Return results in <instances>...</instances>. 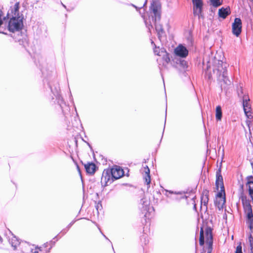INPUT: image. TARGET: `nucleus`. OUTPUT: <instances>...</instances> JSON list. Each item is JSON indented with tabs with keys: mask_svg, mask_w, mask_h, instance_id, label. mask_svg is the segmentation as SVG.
<instances>
[{
	"mask_svg": "<svg viewBox=\"0 0 253 253\" xmlns=\"http://www.w3.org/2000/svg\"><path fill=\"white\" fill-rule=\"evenodd\" d=\"M150 15L149 16V18L147 19L143 18L144 22L150 32L154 25L158 37L160 39L164 34L162 25L159 23L161 19V5L154 2L150 7Z\"/></svg>",
	"mask_w": 253,
	"mask_h": 253,
	"instance_id": "1",
	"label": "nucleus"
},
{
	"mask_svg": "<svg viewBox=\"0 0 253 253\" xmlns=\"http://www.w3.org/2000/svg\"><path fill=\"white\" fill-rule=\"evenodd\" d=\"M45 84L52 94L51 96V103L57 104L63 114L65 115L69 111L70 109L60 94V88L58 80H46V83H44V85Z\"/></svg>",
	"mask_w": 253,
	"mask_h": 253,
	"instance_id": "2",
	"label": "nucleus"
},
{
	"mask_svg": "<svg viewBox=\"0 0 253 253\" xmlns=\"http://www.w3.org/2000/svg\"><path fill=\"white\" fill-rule=\"evenodd\" d=\"M19 3L17 2L8 11L7 17L10 19L8 28L10 32H14L20 31L23 26V20L24 17L22 14L19 12Z\"/></svg>",
	"mask_w": 253,
	"mask_h": 253,
	"instance_id": "3",
	"label": "nucleus"
},
{
	"mask_svg": "<svg viewBox=\"0 0 253 253\" xmlns=\"http://www.w3.org/2000/svg\"><path fill=\"white\" fill-rule=\"evenodd\" d=\"M124 175V171L119 166H116L111 169L104 170L102 173L101 182L104 186L111 184L115 180Z\"/></svg>",
	"mask_w": 253,
	"mask_h": 253,
	"instance_id": "4",
	"label": "nucleus"
},
{
	"mask_svg": "<svg viewBox=\"0 0 253 253\" xmlns=\"http://www.w3.org/2000/svg\"><path fill=\"white\" fill-rule=\"evenodd\" d=\"M213 76L209 75L208 79L218 78V79H225L228 77L226 70V63H224L221 60H218L217 67L213 70Z\"/></svg>",
	"mask_w": 253,
	"mask_h": 253,
	"instance_id": "5",
	"label": "nucleus"
},
{
	"mask_svg": "<svg viewBox=\"0 0 253 253\" xmlns=\"http://www.w3.org/2000/svg\"><path fill=\"white\" fill-rule=\"evenodd\" d=\"M151 43L155 46L154 48V52L155 54L159 56V58L157 59V61H158L162 59L163 61V65L166 66L170 61L169 54L167 53L164 48L157 47L153 41H152Z\"/></svg>",
	"mask_w": 253,
	"mask_h": 253,
	"instance_id": "6",
	"label": "nucleus"
},
{
	"mask_svg": "<svg viewBox=\"0 0 253 253\" xmlns=\"http://www.w3.org/2000/svg\"><path fill=\"white\" fill-rule=\"evenodd\" d=\"M239 199L241 200L244 210L246 213L252 212L253 209L251 205V201L247 198L244 194V185L241 184L239 188Z\"/></svg>",
	"mask_w": 253,
	"mask_h": 253,
	"instance_id": "7",
	"label": "nucleus"
},
{
	"mask_svg": "<svg viewBox=\"0 0 253 253\" xmlns=\"http://www.w3.org/2000/svg\"><path fill=\"white\" fill-rule=\"evenodd\" d=\"M205 234L206 243L207 245V247L206 248L207 251V253H211L213 249L212 228L210 226H207L205 229Z\"/></svg>",
	"mask_w": 253,
	"mask_h": 253,
	"instance_id": "8",
	"label": "nucleus"
},
{
	"mask_svg": "<svg viewBox=\"0 0 253 253\" xmlns=\"http://www.w3.org/2000/svg\"><path fill=\"white\" fill-rule=\"evenodd\" d=\"M242 23L241 19L239 18H235L232 24V34L237 37H238L242 32Z\"/></svg>",
	"mask_w": 253,
	"mask_h": 253,
	"instance_id": "9",
	"label": "nucleus"
},
{
	"mask_svg": "<svg viewBox=\"0 0 253 253\" xmlns=\"http://www.w3.org/2000/svg\"><path fill=\"white\" fill-rule=\"evenodd\" d=\"M242 104L244 111L246 115L249 118L251 110V105L250 103V98L248 95H244L242 96Z\"/></svg>",
	"mask_w": 253,
	"mask_h": 253,
	"instance_id": "10",
	"label": "nucleus"
},
{
	"mask_svg": "<svg viewBox=\"0 0 253 253\" xmlns=\"http://www.w3.org/2000/svg\"><path fill=\"white\" fill-rule=\"evenodd\" d=\"M193 13L195 16H198L199 18L201 16L203 7L202 0H193Z\"/></svg>",
	"mask_w": 253,
	"mask_h": 253,
	"instance_id": "11",
	"label": "nucleus"
},
{
	"mask_svg": "<svg viewBox=\"0 0 253 253\" xmlns=\"http://www.w3.org/2000/svg\"><path fill=\"white\" fill-rule=\"evenodd\" d=\"M175 54L181 58H185L188 54V50L186 47L182 44H179L174 50Z\"/></svg>",
	"mask_w": 253,
	"mask_h": 253,
	"instance_id": "12",
	"label": "nucleus"
},
{
	"mask_svg": "<svg viewBox=\"0 0 253 253\" xmlns=\"http://www.w3.org/2000/svg\"><path fill=\"white\" fill-rule=\"evenodd\" d=\"M215 186L217 190H218L219 188H223L224 187L223 177L221 175V169L220 168L218 169L216 172Z\"/></svg>",
	"mask_w": 253,
	"mask_h": 253,
	"instance_id": "13",
	"label": "nucleus"
},
{
	"mask_svg": "<svg viewBox=\"0 0 253 253\" xmlns=\"http://www.w3.org/2000/svg\"><path fill=\"white\" fill-rule=\"evenodd\" d=\"M84 169L87 173L90 174H93L97 169L96 165L93 162H88L87 164H84Z\"/></svg>",
	"mask_w": 253,
	"mask_h": 253,
	"instance_id": "14",
	"label": "nucleus"
},
{
	"mask_svg": "<svg viewBox=\"0 0 253 253\" xmlns=\"http://www.w3.org/2000/svg\"><path fill=\"white\" fill-rule=\"evenodd\" d=\"M209 191L207 189H204L203 191L202 195L201 196V202L202 208V205L206 207V211H207L208 208L207 205L209 202Z\"/></svg>",
	"mask_w": 253,
	"mask_h": 253,
	"instance_id": "15",
	"label": "nucleus"
},
{
	"mask_svg": "<svg viewBox=\"0 0 253 253\" xmlns=\"http://www.w3.org/2000/svg\"><path fill=\"white\" fill-rule=\"evenodd\" d=\"M246 222L251 230L250 235L252 234L253 237V212H249L246 213Z\"/></svg>",
	"mask_w": 253,
	"mask_h": 253,
	"instance_id": "16",
	"label": "nucleus"
},
{
	"mask_svg": "<svg viewBox=\"0 0 253 253\" xmlns=\"http://www.w3.org/2000/svg\"><path fill=\"white\" fill-rule=\"evenodd\" d=\"M230 14V9L229 7H222L218 10V15L220 17L225 19Z\"/></svg>",
	"mask_w": 253,
	"mask_h": 253,
	"instance_id": "17",
	"label": "nucleus"
},
{
	"mask_svg": "<svg viewBox=\"0 0 253 253\" xmlns=\"http://www.w3.org/2000/svg\"><path fill=\"white\" fill-rule=\"evenodd\" d=\"M145 174L144 175V179L145 183L149 185L151 182V176L150 169L147 166L144 167Z\"/></svg>",
	"mask_w": 253,
	"mask_h": 253,
	"instance_id": "18",
	"label": "nucleus"
},
{
	"mask_svg": "<svg viewBox=\"0 0 253 253\" xmlns=\"http://www.w3.org/2000/svg\"><path fill=\"white\" fill-rule=\"evenodd\" d=\"M226 202V200L225 198H223V199H216L214 201V205L216 207H217V208L220 210L223 208V206L224 205Z\"/></svg>",
	"mask_w": 253,
	"mask_h": 253,
	"instance_id": "19",
	"label": "nucleus"
},
{
	"mask_svg": "<svg viewBox=\"0 0 253 253\" xmlns=\"http://www.w3.org/2000/svg\"><path fill=\"white\" fill-rule=\"evenodd\" d=\"M9 243L14 250H16L17 247L19 246L20 243L19 239H18L16 236H13L11 240H9Z\"/></svg>",
	"mask_w": 253,
	"mask_h": 253,
	"instance_id": "20",
	"label": "nucleus"
},
{
	"mask_svg": "<svg viewBox=\"0 0 253 253\" xmlns=\"http://www.w3.org/2000/svg\"><path fill=\"white\" fill-rule=\"evenodd\" d=\"M222 117V112L221 107L220 105H218L216 107L215 110V118L217 121H220Z\"/></svg>",
	"mask_w": 253,
	"mask_h": 253,
	"instance_id": "21",
	"label": "nucleus"
},
{
	"mask_svg": "<svg viewBox=\"0 0 253 253\" xmlns=\"http://www.w3.org/2000/svg\"><path fill=\"white\" fill-rule=\"evenodd\" d=\"M237 92L238 96L242 98V96L245 95L244 94L243 84L242 83H240L239 85L237 86Z\"/></svg>",
	"mask_w": 253,
	"mask_h": 253,
	"instance_id": "22",
	"label": "nucleus"
},
{
	"mask_svg": "<svg viewBox=\"0 0 253 253\" xmlns=\"http://www.w3.org/2000/svg\"><path fill=\"white\" fill-rule=\"evenodd\" d=\"M205 243V237H204V229L203 227H201V230H200L199 244L201 246H203Z\"/></svg>",
	"mask_w": 253,
	"mask_h": 253,
	"instance_id": "23",
	"label": "nucleus"
},
{
	"mask_svg": "<svg viewBox=\"0 0 253 253\" xmlns=\"http://www.w3.org/2000/svg\"><path fill=\"white\" fill-rule=\"evenodd\" d=\"M216 199H223V198L225 199V190H224V187H223V188H220V191L217 192L216 196Z\"/></svg>",
	"mask_w": 253,
	"mask_h": 253,
	"instance_id": "24",
	"label": "nucleus"
},
{
	"mask_svg": "<svg viewBox=\"0 0 253 253\" xmlns=\"http://www.w3.org/2000/svg\"><path fill=\"white\" fill-rule=\"evenodd\" d=\"M76 220H74L72 221H71L65 228L63 229L60 233L62 234L63 235H64L69 230V229L71 228V227L74 224V223L76 222Z\"/></svg>",
	"mask_w": 253,
	"mask_h": 253,
	"instance_id": "25",
	"label": "nucleus"
},
{
	"mask_svg": "<svg viewBox=\"0 0 253 253\" xmlns=\"http://www.w3.org/2000/svg\"><path fill=\"white\" fill-rule=\"evenodd\" d=\"M211 5L213 6L217 7L222 3V0H210Z\"/></svg>",
	"mask_w": 253,
	"mask_h": 253,
	"instance_id": "26",
	"label": "nucleus"
},
{
	"mask_svg": "<svg viewBox=\"0 0 253 253\" xmlns=\"http://www.w3.org/2000/svg\"><path fill=\"white\" fill-rule=\"evenodd\" d=\"M95 207L98 213H99V211H102L103 207L102 205L101 201H99L98 202H95Z\"/></svg>",
	"mask_w": 253,
	"mask_h": 253,
	"instance_id": "27",
	"label": "nucleus"
},
{
	"mask_svg": "<svg viewBox=\"0 0 253 253\" xmlns=\"http://www.w3.org/2000/svg\"><path fill=\"white\" fill-rule=\"evenodd\" d=\"M140 203L143 205V208H144V211L147 210V207L149 205V202L146 200L145 199H142L140 200Z\"/></svg>",
	"mask_w": 253,
	"mask_h": 253,
	"instance_id": "28",
	"label": "nucleus"
},
{
	"mask_svg": "<svg viewBox=\"0 0 253 253\" xmlns=\"http://www.w3.org/2000/svg\"><path fill=\"white\" fill-rule=\"evenodd\" d=\"M249 240L250 244V248L251 251L250 253H253V237H252V234L249 236Z\"/></svg>",
	"mask_w": 253,
	"mask_h": 253,
	"instance_id": "29",
	"label": "nucleus"
},
{
	"mask_svg": "<svg viewBox=\"0 0 253 253\" xmlns=\"http://www.w3.org/2000/svg\"><path fill=\"white\" fill-rule=\"evenodd\" d=\"M247 182L246 183V185H250L253 184V176L249 175L246 178Z\"/></svg>",
	"mask_w": 253,
	"mask_h": 253,
	"instance_id": "30",
	"label": "nucleus"
},
{
	"mask_svg": "<svg viewBox=\"0 0 253 253\" xmlns=\"http://www.w3.org/2000/svg\"><path fill=\"white\" fill-rule=\"evenodd\" d=\"M165 190L166 192L165 195L167 197H169V195L167 194V193H169V194H176V195H181L182 194V192H173L171 190Z\"/></svg>",
	"mask_w": 253,
	"mask_h": 253,
	"instance_id": "31",
	"label": "nucleus"
},
{
	"mask_svg": "<svg viewBox=\"0 0 253 253\" xmlns=\"http://www.w3.org/2000/svg\"><path fill=\"white\" fill-rule=\"evenodd\" d=\"M235 253H243L242 252V247L241 244L237 246Z\"/></svg>",
	"mask_w": 253,
	"mask_h": 253,
	"instance_id": "32",
	"label": "nucleus"
},
{
	"mask_svg": "<svg viewBox=\"0 0 253 253\" xmlns=\"http://www.w3.org/2000/svg\"><path fill=\"white\" fill-rule=\"evenodd\" d=\"M180 65L184 69H186L188 67V63L185 60H183L180 61Z\"/></svg>",
	"mask_w": 253,
	"mask_h": 253,
	"instance_id": "33",
	"label": "nucleus"
},
{
	"mask_svg": "<svg viewBox=\"0 0 253 253\" xmlns=\"http://www.w3.org/2000/svg\"><path fill=\"white\" fill-rule=\"evenodd\" d=\"M246 124L249 127V131L251 132V127L253 126V123L251 120H247Z\"/></svg>",
	"mask_w": 253,
	"mask_h": 253,
	"instance_id": "34",
	"label": "nucleus"
},
{
	"mask_svg": "<svg viewBox=\"0 0 253 253\" xmlns=\"http://www.w3.org/2000/svg\"><path fill=\"white\" fill-rule=\"evenodd\" d=\"M41 247H40V248L37 247V248H36L35 249H31V252L32 253H38V252L37 250V249H39L40 250H41Z\"/></svg>",
	"mask_w": 253,
	"mask_h": 253,
	"instance_id": "35",
	"label": "nucleus"
},
{
	"mask_svg": "<svg viewBox=\"0 0 253 253\" xmlns=\"http://www.w3.org/2000/svg\"><path fill=\"white\" fill-rule=\"evenodd\" d=\"M55 242H56V241H53V240H52L49 241L48 244L50 245V247L52 246V247L53 246H54V245L55 244Z\"/></svg>",
	"mask_w": 253,
	"mask_h": 253,
	"instance_id": "36",
	"label": "nucleus"
},
{
	"mask_svg": "<svg viewBox=\"0 0 253 253\" xmlns=\"http://www.w3.org/2000/svg\"><path fill=\"white\" fill-rule=\"evenodd\" d=\"M2 16H3V13H2V11H1L0 10V20H4L5 19L6 17H3V18H2Z\"/></svg>",
	"mask_w": 253,
	"mask_h": 253,
	"instance_id": "37",
	"label": "nucleus"
},
{
	"mask_svg": "<svg viewBox=\"0 0 253 253\" xmlns=\"http://www.w3.org/2000/svg\"><path fill=\"white\" fill-rule=\"evenodd\" d=\"M59 234L56 236L55 237L53 238V240H55V241H57L59 239Z\"/></svg>",
	"mask_w": 253,
	"mask_h": 253,
	"instance_id": "38",
	"label": "nucleus"
},
{
	"mask_svg": "<svg viewBox=\"0 0 253 253\" xmlns=\"http://www.w3.org/2000/svg\"><path fill=\"white\" fill-rule=\"evenodd\" d=\"M48 244V242H46V243H44V245H43L44 248H46L47 247Z\"/></svg>",
	"mask_w": 253,
	"mask_h": 253,
	"instance_id": "39",
	"label": "nucleus"
},
{
	"mask_svg": "<svg viewBox=\"0 0 253 253\" xmlns=\"http://www.w3.org/2000/svg\"><path fill=\"white\" fill-rule=\"evenodd\" d=\"M52 248V246H51L46 251V253H48L50 252V251L51 250V249Z\"/></svg>",
	"mask_w": 253,
	"mask_h": 253,
	"instance_id": "40",
	"label": "nucleus"
},
{
	"mask_svg": "<svg viewBox=\"0 0 253 253\" xmlns=\"http://www.w3.org/2000/svg\"><path fill=\"white\" fill-rule=\"evenodd\" d=\"M77 169L78 170L79 172L81 173L80 169V168H79V166L77 165Z\"/></svg>",
	"mask_w": 253,
	"mask_h": 253,
	"instance_id": "41",
	"label": "nucleus"
},
{
	"mask_svg": "<svg viewBox=\"0 0 253 253\" xmlns=\"http://www.w3.org/2000/svg\"><path fill=\"white\" fill-rule=\"evenodd\" d=\"M131 5L132 6H133L134 7H135L136 9L137 10H138V7L136 6H135V5H134L133 4H132Z\"/></svg>",
	"mask_w": 253,
	"mask_h": 253,
	"instance_id": "42",
	"label": "nucleus"
},
{
	"mask_svg": "<svg viewBox=\"0 0 253 253\" xmlns=\"http://www.w3.org/2000/svg\"><path fill=\"white\" fill-rule=\"evenodd\" d=\"M87 144L88 146L89 147V148L91 149L92 147H91V145L88 142H87Z\"/></svg>",
	"mask_w": 253,
	"mask_h": 253,
	"instance_id": "43",
	"label": "nucleus"
},
{
	"mask_svg": "<svg viewBox=\"0 0 253 253\" xmlns=\"http://www.w3.org/2000/svg\"><path fill=\"white\" fill-rule=\"evenodd\" d=\"M2 242V238L1 237V236H0V244H1Z\"/></svg>",
	"mask_w": 253,
	"mask_h": 253,
	"instance_id": "44",
	"label": "nucleus"
},
{
	"mask_svg": "<svg viewBox=\"0 0 253 253\" xmlns=\"http://www.w3.org/2000/svg\"><path fill=\"white\" fill-rule=\"evenodd\" d=\"M163 84H164V86H165V80H163Z\"/></svg>",
	"mask_w": 253,
	"mask_h": 253,
	"instance_id": "45",
	"label": "nucleus"
},
{
	"mask_svg": "<svg viewBox=\"0 0 253 253\" xmlns=\"http://www.w3.org/2000/svg\"><path fill=\"white\" fill-rule=\"evenodd\" d=\"M165 116H167V111H166V114H165ZM166 120V118L165 119V121ZM166 124V122L165 123V124Z\"/></svg>",
	"mask_w": 253,
	"mask_h": 253,
	"instance_id": "46",
	"label": "nucleus"
},
{
	"mask_svg": "<svg viewBox=\"0 0 253 253\" xmlns=\"http://www.w3.org/2000/svg\"><path fill=\"white\" fill-rule=\"evenodd\" d=\"M62 236H63V234H62V235H61V236H58V237H59V238H61V237H62Z\"/></svg>",
	"mask_w": 253,
	"mask_h": 253,
	"instance_id": "47",
	"label": "nucleus"
},
{
	"mask_svg": "<svg viewBox=\"0 0 253 253\" xmlns=\"http://www.w3.org/2000/svg\"><path fill=\"white\" fill-rule=\"evenodd\" d=\"M62 5H63L65 8H66V6H65L64 4H63V3H62Z\"/></svg>",
	"mask_w": 253,
	"mask_h": 253,
	"instance_id": "48",
	"label": "nucleus"
},
{
	"mask_svg": "<svg viewBox=\"0 0 253 253\" xmlns=\"http://www.w3.org/2000/svg\"><path fill=\"white\" fill-rule=\"evenodd\" d=\"M103 236H104V237H105L106 239H108L106 237V236H105L104 235H103Z\"/></svg>",
	"mask_w": 253,
	"mask_h": 253,
	"instance_id": "49",
	"label": "nucleus"
},
{
	"mask_svg": "<svg viewBox=\"0 0 253 253\" xmlns=\"http://www.w3.org/2000/svg\"><path fill=\"white\" fill-rule=\"evenodd\" d=\"M222 81H223L225 83H226V84L227 83L226 82H225V80H222Z\"/></svg>",
	"mask_w": 253,
	"mask_h": 253,
	"instance_id": "50",
	"label": "nucleus"
},
{
	"mask_svg": "<svg viewBox=\"0 0 253 253\" xmlns=\"http://www.w3.org/2000/svg\"><path fill=\"white\" fill-rule=\"evenodd\" d=\"M206 74H208V71H206Z\"/></svg>",
	"mask_w": 253,
	"mask_h": 253,
	"instance_id": "51",
	"label": "nucleus"
},
{
	"mask_svg": "<svg viewBox=\"0 0 253 253\" xmlns=\"http://www.w3.org/2000/svg\"><path fill=\"white\" fill-rule=\"evenodd\" d=\"M142 238H144L145 239V236H143V237Z\"/></svg>",
	"mask_w": 253,
	"mask_h": 253,
	"instance_id": "52",
	"label": "nucleus"
},
{
	"mask_svg": "<svg viewBox=\"0 0 253 253\" xmlns=\"http://www.w3.org/2000/svg\"><path fill=\"white\" fill-rule=\"evenodd\" d=\"M194 209H196V205H195L194 206Z\"/></svg>",
	"mask_w": 253,
	"mask_h": 253,
	"instance_id": "53",
	"label": "nucleus"
},
{
	"mask_svg": "<svg viewBox=\"0 0 253 253\" xmlns=\"http://www.w3.org/2000/svg\"><path fill=\"white\" fill-rule=\"evenodd\" d=\"M1 33L4 34H5V33H4V32H2Z\"/></svg>",
	"mask_w": 253,
	"mask_h": 253,
	"instance_id": "54",
	"label": "nucleus"
},
{
	"mask_svg": "<svg viewBox=\"0 0 253 253\" xmlns=\"http://www.w3.org/2000/svg\"><path fill=\"white\" fill-rule=\"evenodd\" d=\"M41 71L42 72H43L42 69H41Z\"/></svg>",
	"mask_w": 253,
	"mask_h": 253,
	"instance_id": "55",
	"label": "nucleus"
},
{
	"mask_svg": "<svg viewBox=\"0 0 253 253\" xmlns=\"http://www.w3.org/2000/svg\"><path fill=\"white\" fill-rule=\"evenodd\" d=\"M147 244V243H146V242H145V244L146 245Z\"/></svg>",
	"mask_w": 253,
	"mask_h": 253,
	"instance_id": "56",
	"label": "nucleus"
},
{
	"mask_svg": "<svg viewBox=\"0 0 253 253\" xmlns=\"http://www.w3.org/2000/svg\"><path fill=\"white\" fill-rule=\"evenodd\" d=\"M253 1V0H252Z\"/></svg>",
	"mask_w": 253,
	"mask_h": 253,
	"instance_id": "57",
	"label": "nucleus"
}]
</instances>
